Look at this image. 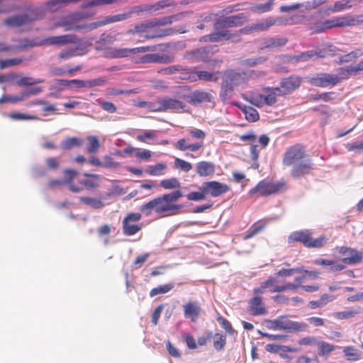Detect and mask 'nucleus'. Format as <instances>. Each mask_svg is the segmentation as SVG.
<instances>
[{
    "label": "nucleus",
    "mask_w": 363,
    "mask_h": 363,
    "mask_svg": "<svg viewBox=\"0 0 363 363\" xmlns=\"http://www.w3.org/2000/svg\"><path fill=\"white\" fill-rule=\"evenodd\" d=\"M182 196L179 190L163 194L143 205L141 211L146 216L155 211L159 217L175 215L183 207L182 204L175 203Z\"/></svg>",
    "instance_id": "1"
},
{
    "label": "nucleus",
    "mask_w": 363,
    "mask_h": 363,
    "mask_svg": "<svg viewBox=\"0 0 363 363\" xmlns=\"http://www.w3.org/2000/svg\"><path fill=\"white\" fill-rule=\"evenodd\" d=\"M267 327L270 330H283L290 333L306 331L308 327L304 322L293 321L287 316L281 315L274 320L266 321Z\"/></svg>",
    "instance_id": "2"
},
{
    "label": "nucleus",
    "mask_w": 363,
    "mask_h": 363,
    "mask_svg": "<svg viewBox=\"0 0 363 363\" xmlns=\"http://www.w3.org/2000/svg\"><path fill=\"white\" fill-rule=\"evenodd\" d=\"M152 28H153L152 21L151 20L145 21L143 22L135 24L133 28L129 29L128 30H127L126 34H128V35L138 34L140 38H143L144 39L149 40V39L162 38L164 36L172 35L174 33V30L172 28H168V29H165V30H157L153 33L148 34L147 33Z\"/></svg>",
    "instance_id": "3"
},
{
    "label": "nucleus",
    "mask_w": 363,
    "mask_h": 363,
    "mask_svg": "<svg viewBox=\"0 0 363 363\" xmlns=\"http://www.w3.org/2000/svg\"><path fill=\"white\" fill-rule=\"evenodd\" d=\"M286 189V184L284 182H271L264 179L260 181L255 187L250 189L249 194L252 196L258 194L259 196H266L282 192Z\"/></svg>",
    "instance_id": "4"
},
{
    "label": "nucleus",
    "mask_w": 363,
    "mask_h": 363,
    "mask_svg": "<svg viewBox=\"0 0 363 363\" xmlns=\"http://www.w3.org/2000/svg\"><path fill=\"white\" fill-rule=\"evenodd\" d=\"M337 252L342 257L341 261L345 264L354 265L359 263L363 257L362 252L348 247H337Z\"/></svg>",
    "instance_id": "5"
},
{
    "label": "nucleus",
    "mask_w": 363,
    "mask_h": 363,
    "mask_svg": "<svg viewBox=\"0 0 363 363\" xmlns=\"http://www.w3.org/2000/svg\"><path fill=\"white\" fill-rule=\"evenodd\" d=\"M247 21L248 18L245 16V14L240 13L237 15L218 19L215 23V28L216 30H219L226 28L238 27L243 25Z\"/></svg>",
    "instance_id": "6"
},
{
    "label": "nucleus",
    "mask_w": 363,
    "mask_h": 363,
    "mask_svg": "<svg viewBox=\"0 0 363 363\" xmlns=\"http://www.w3.org/2000/svg\"><path fill=\"white\" fill-rule=\"evenodd\" d=\"M304 157L303 148L299 145H296L287 149L284 155L282 163L284 166H294L304 159Z\"/></svg>",
    "instance_id": "7"
},
{
    "label": "nucleus",
    "mask_w": 363,
    "mask_h": 363,
    "mask_svg": "<svg viewBox=\"0 0 363 363\" xmlns=\"http://www.w3.org/2000/svg\"><path fill=\"white\" fill-rule=\"evenodd\" d=\"M301 78L296 76H291L283 79L280 82V86L275 87L278 96H283L291 93L299 87Z\"/></svg>",
    "instance_id": "8"
},
{
    "label": "nucleus",
    "mask_w": 363,
    "mask_h": 363,
    "mask_svg": "<svg viewBox=\"0 0 363 363\" xmlns=\"http://www.w3.org/2000/svg\"><path fill=\"white\" fill-rule=\"evenodd\" d=\"M340 82L339 76L327 73L320 74L310 80L312 85L321 87L335 86Z\"/></svg>",
    "instance_id": "9"
},
{
    "label": "nucleus",
    "mask_w": 363,
    "mask_h": 363,
    "mask_svg": "<svg viewBox=\"0 0 363 363\" xmlns=\"http://www.w3.org/2000/svg\"><path fill=\"white\" fill-rule=\"evenodd\" d=\"M201 189L206 194H210L213 197L219 196L229 190L228 185L216 181L203 183Z\"/></svg>",
    "instance_id": "10"
},
{
    "label": "nucleus",
    "mask_w": 363,
    "mask_h": 363,
    "mask_svg": "<svg viewBox=\"0 0 363 363\" xmlns=\"http://www.w3.org/2000/svg\"><path fill=\"white\" fill-rule=\"evenodd\" d=\"M159 106L155 109L157 111H177L184 109L185 105L180 101L172 98H164L158 101Z\"/></svg>",
    "instance_id": "11"
},
{
    "label": "nucleus",
    "mask_w": 363,
    "mask_h": 363,
    "mask_svg": "<svg viewBox=\"0 0 363 363\" xmlns=\"http://www.w3.org/2000/svg\"><path fill=\"white\" fill-rule=\"evenodd\" d=\"M60 26L65 27V30H84L85 32H89L92 30L96 29L99 27L101 26V21H96L90 23H82V24H74L69 23L66 21H62L59 23Z\"/></svg>",
    "instance_id": "12"
},
{
    "label": "nucleus",
    "mask_w": 363,
    "mask_h": 363,
    "mask_svg": "<svg viewBox=\"0 0 363 363\" xmlns=\"http://www.w3.org/2000/svg\"><path fill=\"white\" fill-rule=\"evenodd\" d=\"M311 169V160L308 158H304L293 166L291 169V175L294 178H299L302 176L309 174Z\"/></svg>",
    "instance_id": "13"
},
{
    "label": "nucleus",
    "mask_w": 363,
    "mask_h": 363,
    "mask_svg": "<svg viewBox=\"0 0 363 363\" xmlns=\"http://www.w3.org/2000/svg\"><path fill=\"white\" fill-rule=\"evenodd\" d=\"M245 82V73L236 72L233 70H229L225 72L223 82L228 84L231 88L239 86Z\"/></svg>",
    "instance_id": "14"
},
{
    "label": "nucleus",
    "mask_w": 363,
    "mask_h": 363,
    "mask_svg": "<svg viewBox=\"0 0 363 363\" xmlns=\"http://www.w3.org/2000/svg\"><path fill=\"white\" fill-rule=\"evenodd\" d=\"M184 315L186 318H189L191 322L195 323L200 313L201 306L197 301H188L183 306Z\"/></svg>",
    "instance_id": "15"
},
{
    "label": "nucleus",
    "mask_w": 363,
    "mask_h": 363,
    "mask_svg": "<svg viewBox=\"0 0 363 363\" xmlns=\"http://www.w3.org/2000/svg\"><path fill=\"white\" fill-rule=\"evenodd\" d=\"M278 280L276 277H270L266 281H263L266 289H269L272 293L282 292L287 291V289H294L296 286L295 285L290 284V282L285 283L284 284H277Z\"/></svg>",
    "instance_id": "16"
},
{
    "label": "nucleus",
    "mask_w": 363,
    "mask_h": 363,
    "mask_svg": "<svg viewBox=\"0 0 363 363\" xmlns=\"http://www.w3.org/2000/svg\"><path fill=\"white\" fill-rule=\"evenodd\" d=\"M249 311L253 315H264L267 311L262 301V298L259 296H255L248 301Z\"/></svg>",
    "instance_id": "17"
},
{
    "label": "nucleus",
    "mask_w": 363,
    "mask_h": 363,
    "mask_svg": "<svg viewBox=\"0 0 363 363\" xmlns=\"http://www.w3.org/2000/svg\"><path fill=\"white\" fill-rule=\"evenodd\" d=\"M210 49L208 48H202L195 50L186 52L184 57L187 60L196 62H207L209 59Z\"/></svg>",
    "instance_id": "18"
},
{
    "label": "nucleus",
    "mask_w": 363,
    "mask_h": 363,
    "mask_svg": "<svg viewBox=\"0 0 363 363\" xmlns=\"http://www.w3.org/2000/svg\"><path fill=\"white\" fill-rule=\"evenodd\" d=\"M75 42V37L74 35H64L57 36H51L45 38L43 43L45 45H66Z\"/></svg>",
    "instance_id": "19"
},
{
    "label": "nucleus",
    "mask_w": 363,
    "mask_h": 363,
    "mask_svg": "<svg viewBox=\"0 0 363 363\" xmlns=\"http://www.w3.org/2000/svg\"><path fill=\"white\" fill-rule=\"evenodd\" d=\"M282 20L280 18H267L262 21H257L252 23L254 32L264 31L268 30L270 27L276 24H281Z\"/></svg>",
    "instance_id": "20"
},
{
    "label": "nucleus",
    "mask_w": 363,
    "mask_h": 363,
    "mask_svg": "<svg viewBox=\"0 0 363 363\" xmlns=\"http://www.w3.org/2000/svg\"><path fill=\"white\" fill-rule=\"evenodd\" d=\"M31 21L28 14L16 15L4 20V24L10 27H19Z\"/></svg>",
    "instance_id": "21"
},
{
    "label": "nucleus",
    "mask_w": 363,
    "mask_h": 363,
    "mask_svg": "<svg viewBox=\"0 0 363 363\" xmlns=\"http://www.w3.org/2000/svg\"><path fill=\"white\" fill-rule=\"evenodd\" d=\"M311 233L308 230H298L292 233L288 238L289 243L299 242L304 246H308Z\"/></svg>",
    "instance_id": "22"
},
{
    "label": "nucleus",
    "mask_w": 363,
    "mask_h": 363,
    "mask_svg": "<svg viewBox=\"0 0 363 363\" xmlns=\"http://www.w3.org/2000/svg\"><path fill=\"white\" fill-rule=\"evenodd\" d=\"M218 72L211 73L207 71H196L192 72L189 79L191 81L203 80L206 82H216L218 80Z\"/></svg>",
    "instance_id": "23"
},
{
    "label": "nucleus",
    "mask_w": 363,
    "mask_h": 363,
    "mask_svg": "<svg viewBox=\"0 0 363 363\" xmlns=\"http://www.w3.org/2000/svg\"><path fill=\"white\" fill-rule=\"evenodd\" d=\"M184 13H179L177 14L169 16H164L159 18H154L152 21L153 28L161 26H166L169 24H172L174 21H180L183 18L184 16Z\"/></svg>",
    "instance_id": "24"
},
{
    "label": "nucleus",
    "mask_w": 363,
    "mask_h": 363,
    "mask_svg": "<svg viewBox=\"0 0 363 363\" xmlns=\"http://www.w3.org/2000/svg\"><path fill=\"white\" fill-rule=\"evenodd\" d=\"M325 26L328 29L350 26L348 15L333 17L325 21Z\"/></svg>",
    "instance_id": "25"
},
{
    "label": "nucleus",
    "mask_w": 363,
    "mask_h": 363,
    "mask_svg": "<svg viewBox=\"0 0 363 363\" xmlns=\"http://www.w3.org/2000/svg\"><path fill=\"white\" fill-rule=\"evenodd\" d=\"M213 99V98L210 93L201 91H195L189 96V102L193 104L203 102H211Z\"/></svg>",
    "instance_id": "26"
},
{
    "label": "nucleus",
    "mask_w": 363,
    "mask_h": 363,
    "mask_svg": "<svg viewBox=\"0 0 363 363\" xmlns=\"http://www.w3.org/2000/svg\"><path fill=\"white\" fill-rule=\"evenodd\" d=\"M203 146V142L202 141H198L194 144H189L187 140L184 138L179 140L174 145L175 148L181 151L189 150L192 152L199 150Z\"/></svg>",
    "instance_id": "27"
},
{
    "label": "nucleus",
    "mask_w": 363,
    "mask_h": 363,
    "mask_svg": "<svg viewBox=\"0 0 363 363\" xmlns=\"http://www.w3.org/2000/svg\"><path fill=\"white\" fill-rule=\"evenodd\" d=\"M196 172L201 177L211 175L214 172V165L211 162H199L196 164Z\"/></svg>",
    "instance_id": "28"
},
{
    "label": "nucleus",
    "mask_w": 363,
    "mask_h": 363,
    "mask_svg": "<svg viewBox=\"0 0 363 363\" xmlns=\"http://www.w3.org/2000/svg\"><path fill=\"white\" fill-rule=\"evenodd\" d=\"M34 44L28 40H23L18 45H8L5 43L0 42V52L4 51H13V50H23L28 47H33Z\"/></svg>",
    "instance_id": "29"
},
{
    "label": "nucleus",
    "mask_w": 363,
    "mask_h": 363,
    "mask_svg": "<svg viewBox=\"0 0 363 363\" xmlns=\"http://www.w3.org/2000/svg\"><path fill=\"white\" fill-rule=\"evenodd\" d=\"M64 174L68 176V178L65 180L54 179L49 182V186L54 189L62 184H69L74 177L77 174V172L71 169H66L64 170Z\"/></svg>",
    "instance_id": "30"
},
{
    "label": "nucleus",
    "mask_w": 363,
    "mask_h": 363,
    "mask_svg": "<svg viewBox=\"0 0 363 363\" xmlns=\"http://www.w3.org/2000/svg\"><path fill=\"white\" fill-rule=\"evenodd\" d=\"M238 107L249 122H255L259 119V113L253 107L246 105H239Z\"/></svg>",
    "instance_id": "31"
},
{
    "label": "nucleus",
    "mask_w": 363,
    "mask_h": 363,
    "mask_svg": "<svg viewBox=\"0 0 363 363\" xmlns=\"http://www.w3.org/2000/svg\"><path fill=\"white\" fill-rule=\"evenodd\" d=\"M80 201L85 205L94 208L101 209L104 207L103 199L101 198H91L87 196H83L80 198Z\"/></svg>",
    "instance_id": "32"
},
{
    "label": "nucleus",
    "mask_w": 363,
    "mask_h": 363,
    "mask_svg": "<svg viewBox=\"0 0 363 363\" xmlns=\"http://www.w3.org/2000/svg\"><path fill=\"white\" fill-rule=\"evenodd\" d=\"M287 42V39L283 37H274L264 40L263 45L267 48H275L284 46Z\"/></svg>",
    "instance_id": "33"
},
{
    "label": "nucleus",
    "mask_w": 363,
    "mask_h": 363,
    "mask_svg": "<svg viewBox=\"0 0 363 363\" xmlns=\"http://www.w3.org/2000/svg\"><path fill=\"white\" fill-rule=\"evenodd\" d=\"M267 90L269 91L267 95L260 94L259 96L260 102L271 106L277 101L276 96H278V94L275 87L268 88Z\"/></svg>",
    "instance_id": "34"
},
{
    "label": "nucleus",
    "mask_w": 363,
    "mask_h": 363,
    "mask_svg": "<svg viewBox=\"0 0 363 363\" xmlns=\"http://www.w3.org/2000/svg\"><path fill=\"white\" fill-rule=\"evenodd\" d=\"M108 55L112 58H123L131 55L130 48H113L109 50Z\"/></svg>",
    "instance_id": "35"
},
{
    "label": "nucleus",
    "mask_w": 363,
    "mask_h": 363,
    "mask_svg": "<svg viewBox=\"0 0 363 363\" xmlns=\"http://www.w3.org/2000/svg\"><path fill=\"white\" fill-rule=\"evenodd\" d=\"M167 169V165L164 163H158L155 165H149L145 169V172L152 176H160L164 174V171Z\"/></svg>",
    "instance_id": "36"
},
{
    "label": "nucleus",
    "mask_w": 363,
    "mask_h": 363,
    "mask_svg": "<svg viewBox=\"0 0 363 363\" xmlns=\"http://www.w3.org/2000/svg\"><path fill=\"white\" fill-rule=\"evenodd\" d=\"M131 16L130 13H120L113 15L111 16H107L104 20L100 21L102 26H105L106 24H109L114 22L121 21L128 19Z\"/></svg>",
    "instance_id": "37"
},
{
    "label": "nucleus",
    "mask_w": 363,
    "mask_h": 363,
    "mask_svg": "<svg viewBox=\"0 0 363 363\" xmlns=\"http://www.w3.org/2000/svg\"><path fill=\"white\" fill-rule=\"evenodd\" d=\"M318 352L320 356L328 355L335 349V346L324 341L317 342Z\"/></svg>",
    "instance_id": "38"
},
{
    "label": "nucleus",
    "mask_w": 363,
    "mask_h": 363,
    "mask_svg": "<svg viewBox=\"0 0 363 363\" xmlns=\"http://www.w3.org/2000/svg\"><path fill=\"white\" fill-rule=\"evenodd\" d=\"M323 57L324 55L322 54V51L308 50L302 52L301 55L294 56V59L297 61H307L308 59L313 57Z\"/></svg>",
    "instance_id": "39"
},
{
    "label": "nucleus",
    "mask_w": 363,
    "mask_h": 363,
    "mask_svg": "<svg viewBox=\"0 0 363 363\" xmlns=\"http://www.w3.org/2000/svg\"><path fill=\"white\" fill-rule=\"evenodd\" d=\"M174 288L173 284H166L164 285H160L157 287L152 289L150 291V296L153 297L158 294H163L169 292Z\"/></svg>",
    "instance_id": "40"
},
{
    "label": "nucleus",
    "mask_w": 363,
    "mask_h": 363,
    "mask_svg": "<svg viewBox=\"0 0 363 363\" xmlns=\"http://www.w3.org/2000/svg\"><path fill=\"white\" fill-rule=\"evenodd\" d=\"M218 32L220 33L221 40H230L233 43H238L241 40V38L238 33H231L228 30H222Z\"/></svg>",
    "instance_id": "41"
},
{
    "label": "nucleus",
    "mask_w": 363,
    "mask_h": 363,
    "mask_svg": "<svg viewBox=\"0 0 363 363\" xmlns=\"http://www.w3.org/2000/svg\"><path fill=\"white\" fill-rule=\"evenodd\" d=\"M343 353L349 361H357L360 358L357 349L352 346L345 347L343 349Z\"/></svg>",
    "instance_id": "42"
},
{
    "label": "nucleus",
    "mask_w": 363,
    "mask_h": 363,
    "mask_svg": "<svg viewBox=\"0 0 363 363\" xmlns=\"http://www.w3.org/2000/svg\"><path fill=\"white\" fill-rule=\"evenodd\" d=\"M160 184L165 189H173L180 187L179 182L174 177L162 180Z\"/></svg>",
    "instance_id": "43"
},
{
    "label": "nucleus",
    "mask_w": 363,
    "mask_h": 363,
    "mask_svg": "<svg viewBox=\"0 0 363 363\" xmlns=\"http://www.w3.org/2000/svg\"><path fill=\"white\" fill-rule=\"evenodd\" d=\"M213 346L218 351L223 350L226 344V336L223 334L216 333L213 336Z\"/></svg>",
    "instance_id": "44"
},
{
    "label": "nucleus",
    "mask_w": 363,
    "mask_h": 363,
    "mask_svg": "<svg viewBox=\"0 0 363 363\" xmlns=\"http://www.w3.org/2000/svg\"><path fill=\"white\" fill-rule=\"evenodd\" d=\"M328 241V238L325 235H321L318 238L312 239L310 238L308 247L320 248L323 247Z\"/></svg>",
    "instance_id": "45"
},
{
    "label": "nucleus",
    "mask_w": 363,
    "mask_h": 363,
    "mask_svg": "<svg viewBox=\"0 0 363 363\" xmlns=\"http://www.w3.org/2000/svg\"><path fill=\"white\" fill-rule=\"evenodd\" d=\"M351 6H352L350 4L349 1L342 0V1H336L333 6H330L328 8V10L333 13H335V12H339L341 11H343L345 9H349Z\"/></svg>",
    "instance_id": "46"
},
{
    "label": "nucleus",
    "mask_w": 363,
    "mask_h": 363,
    "mask_svg": "<svg viewBox=\"0 0 363 363\" xmlns=\"http://www.w3.org/2000/svg\"><path fill=\"white\" fill-rule=\"evenodd\" d=\"M274 0H269L264 4H259L253 6L252 9L255 12L258 13H265L269 11L272 9Z\"/></svg>",
    "instance_id": "47"
},
{
    "label": "nucleus",
    "mask_w": 363,
    "mask_h": 363,
    "mask_svg": "<svg viewBox=\"0 0 363 363\" xmlns=\"http://www.w3.org/2000/svg\"><path fill=\"white\" fill-rule=\"evenodd\" d=\"M92 13L85 11L76 12L69 16V23H74L75 22L87 19L92 16Z\"/></svg>",
    "instance_id": "48"
},
{
    "label": "nucleus",
    "mask_w": 363,
    "mask_h": 363,
    "mask_svg": "<svg viewBox=\"0 0 363 363\" xmlns=\"http://www.w3.org/2000/svg\"><path fill=\"white\" fill-rule=\"evenodd\" d=\"M44 82L42 79H35L33 77H22L21 79L17 81L16 84L19 86L23 85V86H30V85H34L37 84H40Z\"/></svg>",
    "instance_id": "49"
},
{
    "label": "nucleus",
    "mask_w": 363,
    "mask_h": 363,
    "mask_svg": "<svg viewBox=\"0 0 363 363\" xmlns=\"http://www.w3.org/2000/svg\"><path fill=\"white\" fill-rule=\"evenodd\" d=\"M141 216L140 213H130L127 216L123 221V227H138L135 224H131L132 222H136L140 220Z\"/></svg>",
    "instance_id": "50"
},
{
    "label": "nucleus",
    "mask_w": 363,
    "mask_h": 363,
    "mask_svg": "<svg viewBox=\"0 0 363 363\" xmlns=\"http://www.w3.org/2000/svg\"><path fill=\"white\" fill-rule=\"evenodd\" d=\"M233 89L228 84H225L222 82L221 91L220 92V97L223 101L229 99L233 94Z\"/></svg>",
    "instance_id": "51"
},
{
    "label": "nucleus",
    "mask_w": 363,
    "mask_h": 363,
    "mask_svg": "<svg viewBox=\"0 0 363 363\" xmlns=\"http://www.w3.org/2000/svg\"><path fill=\"white\" fill-rule=\"evenodd\" d=\"M87 140L90 143L89 147L87 148V152L89 153H94L97 152V150L100 147V144L98 138L96 136L91 135L87 137Z\"/></svg>",
    "instance_id": "52"
},
{
    "label": "nucleus",
    "mask_w": 363,
    "mask_h": 363,
    "mask_svg": "<svg viewBox=\"0 0 363 363\" xmlns=\"http://www.w3.org/2000/svg\"><path fill=\"white\" fill-rule=\"evenodd\" d=\"M174 166L184 172H188L192 169V164L184 160L176 158L174 160Z\"/></svg>",
    "instance_id": "53"
},
{
    "label": "nucleus",
    "mask_w": 363,
    "mask_h": 363,
    "mask_svg": "<svg viewBox=\"0 0 363 363\" xmlns=\"http://www.w3.org/2000/svg\"><path fill=\"white\" fill-rule=\"evenodd\" d=\"M363 55V51L360 49H357L354 51L350 52L342 57V61L345 62H349L352 60H354L360 56Z\"/></svg>",
    "instance_id": "54"
},
{
    "label": "nucleus",
    "mask_w": 363,
    "mask_h": 363,
    "mask_svg": "<svg viewBox=\"0 0 363 363\" xmlns=\"http://www.w3.org/2000/svg\"><path fill=\"white\" fill-rule=\"evenodd\" d=\"M82 144L81 141L77 138H69L62 143V147L65 150L71 149L74 146H78Z\"/></svg>",
    "instance_id": "55"
},
{
    "label": "nucleus",
    "mask_w": 363,
    "mask_h": 363,
    "mask_svg": "<svg viewBox=\"0 0 363 363\" xmlns=\"http://www.w3.org/2000/svg\"><path fill=\"white\" fill-rule=\"evenodd\" d=\"M302 269L301 268H291V269H281L277 273L278 277H291L296 273H301Z\"/></svg>",
    "instance_id": "56"
},
{
    "label": "nucleus",
    "mask_w": 363,
    "mask_h": 363,
    "mask_svg": "<svg viewBox=\"0 0 363 363\" xmlns=\"http://www.w3.org/2000/svg\"><path fill=\"white\" fill-rule=\"evenodd\" d=\"M9 118L13 120H39L36 116L28 115L23 113H13L9 115Z\"/></svg>",
    "instance_id": "57"
},
{
    "label": "nucleus",
    "mask_w": 363,
    "mask_h": 363,
    "mask_svg": "<svg viewBox=\"0 0 363 363\" xmlns=\"http://www.w3.org/2000/svg\"><path fill=\"white\" fill-rule=\"evenodd\" d=\"M22 62V59L13 58L6 60H0V69H5L11 66L19 65Z\"/></svg>",
    "instance_id": "58"
},
{
    "label": "nucleus",
    "mask_w": 363,
    "mask_h": 363,
    "mask_svg": "<svg viewBox=\"0 0 363 363\" xmlns=\"http://www.w3.org/2000/svg\"><path fill=\"white\" fill-rule=\"evenodd\" d=\"M173 4L174 1L172 0H162L154 5L149 6V9H154L155 11H157L160 9L171 6Z\"/></svg>",
    "instance_id": "59"
},
{
    "label": "nucleus",
    "mask_w": 363,
    "mask_h": 363,
    "mask_svg": "<svg viewBox=\"0 0 363 363\" xmlns=\"http://www.w3.org/2000/svg\"><path fill=\"white\" fill-rule=\"evenodd\" d=\"M166 347L169 355L175 358L181 357V352L175 347L169 340L166 342Z\"/></svg>",
    "instance_id": "60"
},
{
    "label": "nucleus",
    "mask_w": 363,
    "mask_h": 363,
    "mask_svg": "<svg viewBox=\"0 0 363 363\" xmlns=\"http://www.w3.org/2000/svg\"><path fill=\"white\" fill-rule=\"evenodd\" d=\"M217 320L229 334H233L234 333V330L230 323L226 318L222 316H218L217 318Z\"/></svg>",
    "instance_id": "61"
},
{
    "label": "nucleus",
    "mask_w": 363,
    "mask_h": 363,
    "mask_svg": "<svg viewBox=\"0 0 363 363\" xmlns=\"http://www.w3.org/2000/svg\"><path fill=\"white\" fill-rule=\"evenodd\" d=\"M348 18L350 26L363 24V13L355 16L348 15Z\"/></svg>",
    "instance_id": "62"
},
{
    "label": "nucleus",
    "mask_w": 363,
    "mask_h": 363,
    "mask_svg": "<svg viewBox=\"0 0 363 363\" xmlns=\"http://www.w3.org/2000/svg\"><path fill=\"white\" fill-rule=\"evenodd\" d=\"M99 105L102 109L111 113H115L117 109L116 106L109 101H101Z\"/></svg>",
    "instance_id": "63"
},
{
    "label": "nucleus",
    "mask_w": 363,
    "mask_h": 363,
    "mask_svg": "<svg viewBox=\"0 0 363 363\" xmlns=\"http://www.w3.org/2000/svg\"><path fill=\"white\" fill-rule=\"evenodd\" d=\"M45 164L50 169L55 170L60 167V162L56 157H48L45 159Z\"/></svg>",
    "instance_id": "64"
}]
</instances>
